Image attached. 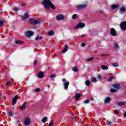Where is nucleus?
Here are the masks:
<instances>
[{
	"mask_svg": "<svg viewBox=\"0 0 126 126\" xmlns=\"http://www.w3.org/2000/svg\"><path fill=\"white\" fill-rule=\"evenodd\" d=\"M43 5L46 8V9H49L50 7H51L52 9H56V7L51 2L50 0H44L42 2Z\"/></svg>",
	"mask_w": 126,
	"mask_h": 126,
	"instance_id": "nucleus-1",
	"label": "nucleus"
},
{
	"mask_svg": "<svg viewBox=\"0 0 126 126\" xmlns=\"http://www.w3.org/2000/svg\"><path fill=\"white\" fill-rule=\"evenodd\" d=\"M31 24H33L34 25H36V24H39L40 22H41V19L38 20H34L33 19H31L29 21Z\"/></svg>",
	"mask_w": 126,
	"mask_h": 126,
	"instance_id": "nucleus-2",
	"label": "nucleus"
},
{
	"mask_svg": "<svg viewBox=\"0 0 126 126\" xmlns=\"http://www.w3.org/2000/svg\"><path fill=\"white\" fill-rule=\"evenodd\" d=\"M83 27H85V24L83 23H80L78 24L74 28V29H80L81 28H83Z\"/></svg>",
	"mask_w": 126,
	"mask_h": 126,
	"instance_id": "nucleus-3",
	"label": "nucleus"
},
{
	"mask_svg": "<svg viewBox=\"0 0 126 126\" xmlns=\"http://www.w3.org/2000/svg\"><path fill=\"white\" fill-rule=\"evenodd\" d=\"M120 27L124 31L126 30V21H124L120 24Z\"/></svg>",
	"mask_w": 126,
	"mask_h": 126,
	"instance_id": "nucleus-4",
	"label": "nucleus"
},
{
	"mask_svg": "<svg viewBox=\"0 0 126 126\" xmlns=\"http://www.w3.org/2000/svg\"><path fill=\"white\" fill-rule=\"evenodd\" d=\"M56 19L58 21L63 20V19H64V16L63 14H59L56 16Z\"/></svg>",
	"mask_w": 126,
	"mask_h": 126,
	"instance_id": "nucleus-5",
	"label": "nucleus"
},
{
	"mask_svg": "<svg viewBox=\"0 0 126 126\" xmlns=\"http://www.w3.org/2000/svg\"><path fill=\"white\" fill-rule=\"evenodd\" d=\"M33 34L34 32L31 31H29L25 32V35L27 37H31V36H33Z\"/></svg>",
	"mask_w": 126,
	"mask_h": 126,
	"instance_id": "nucleus-6",
	"label": "nucleus"
},
{
	"mask_svg": "<svg viewBox=\"0 0 126 126\" xmlns=\"http://www.w3.org/2000/svg\"><path fill=\"white\" fill-rule=\"evenodd\" d=\"M110 34L114 36V37L117 36V32L114 28H111L110 29Z\"/></svg>",
	"mask_w": 126,
	"mask_h": 126,
	"instance_id": "nucleus-7",
	"label": "nucleus"
},
{
	"mask_svg": "<svg viewBox=\"0 0 126 126\" xmlns=\"http://www.w3.org/2000/svg\"><path fill=\"white\" fill-rule=\"evenodd\" d=\"M18 96L17 95H15L13 98V100L12 101V105L13 106H14V105H15L16 104V102H17V100H18Z\"/></svg>",
	"mask_w": 126,
	"mask_h": 126,
	"instance_id": "nucleus-8",
	"label": "nucleus"
},
{
	"mask_svg": "<svg viewBox=\"0 0 126 126\" xmlns=\"http://www.w3.org/2000/svg\"><path fill=\"white\" fill-rule=\"evenodd\" d=\"M86 6H87V5L82 4H80V5H77L76 8L78 9H82V8H85V7H86Z\"/></svg>",
	"mask_w": 126,
	"mask_h": 126,
	"instance_id": "nucleus-9",
	"label": "nucleus"
},
{
	"mask_svg": "<svg viewBox=\"0 0 126 126\" xmlns=\"http://www.w3.org/2000/svg\"><path fill=\"white\" fill-rule=\"evenodd\" d=\"M69 85V82L67 81L65 83H63V88L65 90L67 89V88H68V86Z\"/></svg>",
	"mask_w": 126,
	"mask_h": 126,
	"instance_id": "nucleus-10",
	"label": "nucleus"
},
{
	"mask_svg": "<svg viewBox=\"0 0 126 126\" xmlns=\"http://www.w3.org/2000/svg\"><path fill=\"white\" fill-rule=\"evenodd\" d=\"M30 122H31L30 118H26L25 120V125L26 126H29V124H30Z\"/></svg>",
	"mask_w": 126,
	"mask_h": 126,
	"instance_id": "nucleus-11",
	"label": "nucleus"
},
{
	"mask_svg": "<svg viewBox=\"0 0 126 126\" xmlns=\"http://www.w3.org/2000/svg\"><path fill=\"white\" fill-rule=\"evenodd\" d=\"M113 87L115 89H121V85L119 84H115L113 85Z\"/></svg>",
	"mask_w": 126,
	"mask_h": 126,
	"instance_id": "nucleus-12",
	"label": "nucleus"
},
{
	"mask_svg": "<svg viewBox=\"0 0 126 126\" xmlns=\"http://www.w3.org/2000/svg\"><path fill=\"white\" fill-rule=\"evenodd\" d=\"M37 77H39V78H43V77H44V72L42 71L39 72L37 74Z\"/></svg>",
	"mask_w": 126,
	"mask_h": 126,
	"instance_id": "nucleus-13",
	"label": "nucleus"
},
{
	"mask_svg": "<svg viewBox=\"0 0 126 126\" xmlns=\"http://www.w3.org/2000/svg\"><path fill=\"white\" fill-rule=\"evenodd\" d=\"M126 101H118L117 102L118 106H119V107H121V106H124L125 104H126Z\"/></svg>",
	"mask_w": 126,
	"mask_h": 126,
	"instance_id": "nucleus-14",
	"label": "nucleus"
},
{
	"mask_svg": "<svg viewBox=\"0 0 126 126\" xmlns=\"http://www.w3.org/2000/svg\"><path fill=\"white\" fill-rule=\"evenodd\" d=\"M68 50V46H67V45H66L64 46V49L62 51V53L63 54H64V53H65L66 52H67Z\"/></svg>",
	"mask_w": 126,
	"mask_h": 126,
	"instance_id": "nucleus-15",
	"label": "nucleus"
},
{
	"mask_svg": "<svg viewBox=\"0 0 126 126\" xmlns=\"http://www.w3.org/2000/svg\"><path fill=\"white\" fill-rule=\"evenodd\" d=\"M81 95L80 94H77L75 96V101H78L79 100L80 97H81Z\"/></svg>",
	"mask_w": 126,
	"mask_h": 126,
	"instance_id": "nucleus-16",
	"label": "nucleus"
},
{
	"mask_svg": "<svg viewBox=\"0 0 126 126\" xmlns=\"http://www.w3.org/2000/svg\"><path fill=\"white\" fill-rule=\"evenodd\" d=\"M110 101H111V98H110V97L108 96L104 100V103H109V102H110Z\"/></svg>",
	"mask_w": 126,
	"mask_h": 126,
	"instance_id": "nucleus-17",
	"label": "nucleus"
},
{
	"mask_svg": "<svg viewBox=\"0 0 126 126\" xmlns=\"http://www.w3.org/2000/svg\"><path fill=\"white\" fill-rule=\"evenodd\" d=\"M112 9H116V8H118L119 7V5L118 4H113L111 6Z\"/></svg>",
	"mask_w": 126,
	"mask_h": 126,
	"instance_id": "nucleus-18",
	"label": "nucleus"
},
{
	"mask_svg": "<svg viewBox=\"0 0 126 126\" xmlns=\"http://www.w3.org/2000/svg\"><path fill=\"white\" fill-rule=\"evenodd\" d=\"M26 104H27V102H25L20 107V109L21 110H23V109L26 107Z\"/></svg>",
	"mask_w": 126,
	"mask_h": 126,
	"instance_id": "nucleus-19",
	"label": "nucleus"
},
{
	"mask_svg": "<svg viewBox=\"0 0 126 126\" xmlns=\"http://www.w3.org/2000/svg\"><path fill=\"white\" fill-rule=\"evenodd\" d=\"M101 68L103 70H106L108 69V67L107 66H105V65H102L101 66Z\"/></svg>",
	"mask_w": 126,
	"mask_h": 126,
	"instance_id": "nucleus-20",
	"label": "nucleus"
},
{
	"mask_svg": "<svg viewBox=\"0 0 126 126\" xmlns=\"http://www.w3.org/2000/svg\"><path fill=\"white\" fill-rule=\"evenodd\" d=\"M15 44L16 45H20L21 44H23V42L21 40H17L15 42Z\"/></svg>",
	"mask_w": 126,
	"mask_h": 126,
	"instance_id": "nucleus-21",
	"label": "nucleus"
},
{
	"mask_svg": "<svg viewBox=\"0 0 126 126\" xmlns=\"http://www.w3.org/2000/svg\"><path fill=\"white\" fill-rule=\"evenodd\" d=\"M48 34L49 36H53V35H54V31H49L48 32Z\"/></svg>",
	"mask_w": 126,
	"mask_h": 126,
	"instance_id": "nucleus-22",
	"label": "nucleus"
},
{
	"mask_svg": "<svg viewBox=\"0 0 126 126\" xmlns=\"http://www.w3.org/2000/svg\"><path fill=\"white\" fill-rule=\"evenodd\" d=\"M47 120H48V117H44L42 120V122L44 124L47 122Z\"/></svg>",
	"mask_w": 126,
	"mask_h": 126,
	"instance_id": "nucleus-23",
	"label": "nucleus"
},
{
	"mask_svg": "<svg viewBox=\"0 0 126 126\" xmlns=\"http://www.w3.org/2000/svg\"><path fill=\"white\" fill-rule=\"evenodd\" d=\"M28 17H29V16L28 15V14L27 13H25L23 17V19H27V18H28Z\"/></svg>",
	"mask_w": 126,
	"mask_h": 126,
	"instance_id": "nucleus-24",
	"label": "nucleus"
},
{
	"mask_svg": "<svg viewBox=\"0 0 126 126\" xmlns=\"http://www.w3.org/2000/svg\"><path fill=\"white\" fill-rule=\"evenodd\" d=\"M112 66H113V67H118V66H119V63H112Z\"/></svg>",
	"mask_w": 126,
	"mask_h": 126,
	"instance_id": "nucleus-25",
	"label": "nucleus"
},
{
	"mask_svg": "<svg viewBox=\"0 0 126 126\" xmlns=\"http://www.w3.org/2000/svg\"><path fill=\"white\" fill-rule=\"evenodd\" d=\"M91 83V82L90 80H87L85 82V84L87 86H89Z\"/></svg>",
	"mask_w": 126,
	"mask_h": 126,
	"instance_id": "nucleus-26",
	"label": "nucleus"
},
{
	"mask_svg": "<svg viewBox=\"0 0 126 126\" xmlns=\"http://www.w3.org/2000/svg\"><path fill=\"white\" fill-rule=\"evenodd\" d=\"M72 70L73 71H74V72H76L78 71V68H77V67L76 66H74L72 68Z\"/></svg>",
	"mask_w": 126,
	"mask_h": 126,
	"instance_id": "nucleus-27",
	"label": "nucleus"
},
{
	"mask_svg": "<svg viewBox=\"0 0 126 126\" xmlns=\"http://www.w3.org/2000/svg\"><path fill=\"white\" fill-rule=\"evenodd\" d=\"M35 40L38 41V40H42V36L40 35H37L35 38Z\"/></svg>",
	"mask_w": 126,
	"mask_h": 126,
	"instance_id": "nucleus-28",
	"label": "nucleus"
},
{
	"mask_svg": "<svg viewBox=\"0 0 126 126\" xmlns=\"http://www.w3.org/2000/svg\"><path fill=\"white\" fill-rule=\"evenodd\" d=\"M13 115V112L11 110H9L8 112V115L11 117Z\"/></svg>",
	"mask_w": 126,
	"mask_h": 126,
	"instance_id": "nucleus-29",
	"label": "nucleus"
},
{
	"mask_svg": "<svg viewBox=\"0 0 126 126\" xmlns=\"http://www.w3.org/2000/svg\"><path fill=\"white\" fill-rule=\"evenodd\" d=\"M117 91H118L115 89H111L110 90V92H111L112 93H114V92H117Z\"/></svg>",
	"mask_w": 126,
	"mask_h": 126,
	"instance_id": "nucleus-30",
	"label": "nucleus"
},
{
	"mask_svg": "<svg viewBox=\"0 0 126 126\" xmlns=\"http://www.w3.org/2000/svg\"><path fill=\"white\" fill-rule=\"evenodd\" d=\"M93 59H94V58H93V57L89 58L86 60V62H91V61H92V60H93Z\"/></svg>",
	"mask_w": 126,
	"mask_h": 126,
	"instance_id": "nucleus-31",
	"label": "nucleus"
},
{
	"mask_svg": "<svg viewBox=\"0 0 126 126\" xmlns=\"http://www.w3.org/2000/svg\"><path fill=\"white\" fill-rule=\"evenodd\" d=\"M121 11H122L123 12H125L126 11V8L125 7H121L120 9Z\"/></svg>",
	"mask_w": 126,
	"mask_h": 126,
	"instance_id": "nucleus-32",
	"label": "nucleus"
},
{
	"mask_svg": "<svg viewBox=\"0 0 126 126\" xmlns=\"http://www.w3.org/2000/svg\"><path fill=\"white\" fill-rule=\"evenodd\" d=\"M92 82H96L97 79H96V78H93L92 79Z\"/></svg>",
	"mask_w": 126,
	"mask_h": 126,
	"instance_id": "nucleus-33",
	"label": "nucleus"
},
{
	"mask_svg": "<svg viewBox=\"0 0 126 126\" xmlns=\"http://www.w3.org/2000/svg\"><path fill=\"white\" fill-rule=\"evenodd\" d=\"M56 77V74H52L50 75L51 78H55Z\"/></svg>",
	"mask_w": 126,
	"mask_h": 126,
	"instance_id": "nucleus-34",
	"label": "nucleus"
},
{
	"mask_svg": "<svg viewBox=\"0 0 126 126\" xmlns=\"http://www.w3.org/2000/svg\"><path fill=\"white\" fill-rule=\"evenodd\" d=\"M113 79H114V77L112 76L109 78V79H108V82H110V81H112Z\"/></svg>",
	"mask_w": 126,
	"mask_h": 126,
	"instance_id": "nucleus-35",
	"label": "nucleus"
},
{
	"mask_svg": "<svg viewBox=\"0 0 126 126\" xmlns=\"http://www.w3.org/2000/svg\"><path fill=\"white\" fill-rule=\"evenodd\" d=\"M76 14L73 15L72 17V19H75V18H76Z\"/></svg>",
	"mask_w": 126,
	"mask_h": 126,
	"instance_id": "nucleus-36",
	"label": "nucleus"
},
{
	"mask_svg": "<svg viewBox=\"0 0 126 126\" xmlns=\"http://www.w3.org/2000/svg\"><path fill=\"white\" fill-rule=\"evenodd\" d=\"M84 103L85 104H88V103H89V100L88 99H86L84 101Z\"/></svg>",
	"mask_w": 126,
	"mask_h": 126,
	"instance_id": "nucleus-37",
	"label": "nucleus"
},
{
	"mask_svg": "<svg viewBox=\"0 0 126 126\" xmlns=\"http://www.w3.org/2000/svg\"><path fill=\"white\" fill-rule=\"evenodd\" d=\"M114 114H115V115H117V114H119V110H115V112H114Z\"/></svg>",
	"mask_w": 126,
	"mask_h": 126,
	"instance_id": "nucleus-38",
	"label": "nucleus"
},
{
	"mask_svg": "<svg viewBox=\"0 0 126 126\" xmlns=\"http://www.w3.org/2000/svg\"><path fill=\"white\" fill-rule=\"evenodd\" d=\"M62 81L63 82H64V83H65V82H66V79L65 78H63L62 79Z\"/></svg>",
	"mask_w": 126,
	"mask_h": 126,
	"instance_id": "nucleus-39",
	"label": "nucleus"
},
{
	"mask_svg": "<svg viewBox=\"0 0 126 126\" xmlns=\"http://www.w3.org/2000/svg\"><path fill=\"white\" fill-rule=\"evenodd\" d=\"M111 124V123L110 121L106 122V125H107V126H110Z\"/></svg>",
	"mask_w": 126,
	"mask_h": 126,
	"instance_id": "nucleus-40",
	"label": "nucleus"
},
{
	"mask_svg": "<svg viewBox=\"0 0 126 126\" xmlns=\"http://www.w3.org/2000/svg\"><path fill=\"white\" fill-rule=\"evenodd\" d=\"M119 48V45L118 44H115L114 49H118Z\"/></svg>",
	"mask_w": 126,
	"mask_h": 126,
	"instance_id": "nucleus-41",
	"label": "nucleus"
},
{
	"mask_svg": "<svg viewBox=\"0 0 126 126\" xmlns=\"http://www.w3.org/2000/svg\"><path fill=\"white\" fill-rule=\"evenodd\" d=\"M97 78L101 79L102 78V76L101 75H98Z\"/></svg>",
	"mask_w": 126,
	"mask_h": 126,
	"instance_id": "nucleus-42",
	"label": "nucleus"
},
{
	"mask_svg": "<svg viewBox=\"0 0 126 126\" xmlns=\"http://www.w3.org/2000/svg\"><path fill=\"white\" fill-rule=\"evenodd\" d=\"M40 89L37 88L35 89V92H40Z\"/></svg>",
	"mask_w": 126,
	"mask_h": 126,
	"instance_id": "nucleus-43",
	"label": "nucleus"
},
{
	"mask_svg": "<svg viewBox=\"0 0 126 126\" xmlns=\"http://www.w3.org/2000/svg\"><path fill=\"white\" fill-rule=\"evenodd\" d=\"M53 126V122H50L48 126Z\"/></svg>",
	"mask_w": 126,
	"mask_h": 126,
	"instance_id": "nucleus-44",
	"label": "nucleus"
},
{
	"mask_svg": "<svg viewBox=\"0 0 126 126\" xmlns=\"http://www.w3.org/2000/svg\"><path fill=\"white\" fill-rule=\"evenodd\" d=\"M81 47H85V44L84 43H82L81 44Z\"/></svg>",
	"mask_w": 126,
	"mask_h": 126,
	"instance_id": "nucleus-45",
	"label": "nucleus"
},
{
	"mask_svg": "<svg viewBox=\"0 0 126 126\" xmlns=\"http://www.w3.org/2000/svg\"><path fill=\"white\" fill-rule=\"evenodd\" d=\"M8 83H10V82L7 81L5 84L6 86H7L8 85Z\"/></svg>",
	"mask_w": 126,
	"mask_h": 126,
	"instance_id": "nucleus-46",
	"label": "nucleus"
},
{
	"mask_svg": "<svg viewBox=\"0 0 126 126\" xmlns=\"http://www.w3.org/2000/svg\"><path fill=\"white\" fill-rule=\"evenodd\" d=\"M85 36H86V34H82V35H81V37L83 38V37H85Z\"/></svg>",
	"mask_w": 126,
	"mask_h": 126,
	"instance_id": "nucleus-47",
	"label": "nucleus"
},
{
	"mask_svg": "<svg viewBox=\"0 0 126 126\" xmlns=\"http://www.w3.org/2000/svg\"><path fill=\"white\" fill-rule=\"evenodd\" d=\"M36 63H37V61H34L33 65H36Z\"/></svg>",
	"mask_w": 126,
	"mask_h": 126,
	"instance_id": "nucleus-48",
	"label": "nucleus"
},
{
	"mask_svg": "<svg viewBox=\"0 0 126 126\" xmlns=\"http://www.w3.org/2000/svg\"><path fill=\"white\" fill-rule=\"evenodd\" d=\"M21 5H22V6H25V3H21Z\"/></svg>",
	"mask_w": 126,
	"mask_h": 126,
	"instance_id": "nucleus-49",
	"label": "nucleus"
},
{
	"mask_svg": "<svg viewBox=\"0 0 126 126\" xmlns=\"http://www.w3.org/2000/svg\"><path fill=\"white\" fill-rule=\"evenodd\" d=\"M0 25H1V26L3 25V22L0 21Z\"/></svg>",
	"mask_w": 126,
	"mask_h": 126,
	"instance_id": "nucleus-50",
	"label": "nucleus"
},
{
	"mask_svg": "<svg viewBox=\"0 0 126 126\" xmlns=\"http://www.w3.org/2000/svg\"><path fill=\"white\" fill-rule=\"evenodd\" d=\"M14 11H17L18 9L17 8H14Z\"/></svg>",
	"mask_w": 126,
	"mask_h": 126,
	"instance_id": "nucleus-51",
	"label": "nucleus"
},
{
	"mask_svg": "<svg viewBox=\"0 0 126 126\" xmlns=\"http://www.w3.org/2000/svg\"><path fill=\"white\" fill-rule=\"evenodd\" d=\"M101 57H103L104 56H106V54H101Z\"/></svg>",
	"mask_w": 126,
	"mask_h": 126,
	"instance_id": "nucleus-52",
	"label": "nucleus"
},
{
	"mask_svg": "<svg viewBox=\"0 0 126 126\" xmlns=\"http://www.w3.org/2000/svg\"><path fill=\"white\" fill-rule=\"evenodd\" d=\"M124 118H126V112L124 114Z\"/></svg>",
	"mask_w": 126,
	"mask_h": 126,
	"instance_id": "nucleus-53",
	"label": "nucleus"
},
{
	"mask_svg": "<svg viewBox=\"0 0 126 126\" xmlns=\"http://www.w3.org/2000/svg\"><path fill=\"white\" fill-rule=\"evenodd\" d=\"M100 13H103V12H102V11H100Z\"/></svg>",
	"mask_w": 126,
	"mask_h": 126,
	"instance_id": "nucleus-54",
	"label": "nucleus"
},
{
	"mask_svg": "<svg viewBox=\"0 0 126 126\" xmlns=\"http://www.w3.org/2000/svg\"><path fill=\"white\" fill-rule=\"evenodd\" d=\"M95 53H97V51H95Z\"/></svg>",
	"mask_w": 126,
	"mask_h": 126,
	"instance_id": "nucleus-55",
	"label": "nucleus"
}]
</instances>
